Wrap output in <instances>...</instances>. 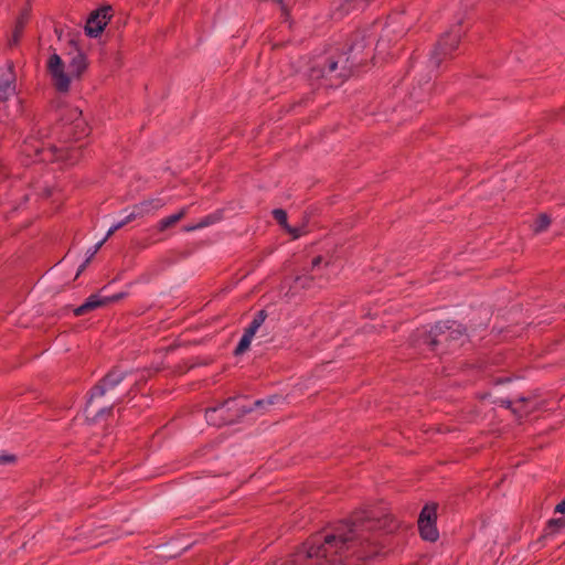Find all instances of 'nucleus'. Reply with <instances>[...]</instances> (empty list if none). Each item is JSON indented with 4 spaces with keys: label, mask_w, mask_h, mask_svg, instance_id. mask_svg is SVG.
<instances>
[{
    "label": "nucleus",
    "mask_w": 565,
    "mask_h": 565,
    "mask_svg": "<svg viewBox=\"0 0 565 565\" xmlns=\"http://www.w3.org/2000/svg\"><path fill=\"white\" fill-rule=\"evenodd\" d=\"M166 205V202L160 198L145 200L134 205L131 213L128 215V220H136L143 217Z\"/></svg>",
    "instance_id": "nucleus-12"
},
{
    "label": "nucleus",
    "mask_w": 565,
    "mask_h": 565,
    "mask_svg": "<svg viewBox=\"0 0 565 565\" xmlns=\"http://www.w3.org/2000/svg\"><path fill=\"white\" fill-rule=\"evenodd\" d=\"M259 327H260V324H258L255 321H252L250 324H249V328H253V330H256V331L259 329Z\"/></svg>",
    "instance_id": "nucleus-40"
},
{
    "label": "nucleus",
    "mask_w": 565,
    "mask_h": 565,
    "mask_svg": "<svg viewBox=\"0 0 565 565\" xmlns=\"http://www.w3.org/2000/svg\"><path fill=\"white\" fill-rule=\"evenodd\" d=\"M266 318H267V312H266L265 310H259V311L255 315V317H254L253 321H255V322H257L258 324H260V326H262V324L264 323V321H265V319H266Z\"/></svg>",
    "instance_id": "nucleus-33"
},
{
    "label": "nucleus",
    "mask_w": 565,
    "mask_h": 565,
    "mask_svg": "<svg viewBox=\"0 0 565 565\" xmlns=\"http://www.w3.org/2000/svg\"><path fill=\"white\" fill-rule=\"evenodd\" d=\"M134 220H128V215L122 221L118 222L117 224L113 225L109 231L107 232L105 239H108L110 236H113L118 230L124 227L126 224L132 222Z\"/></svg>",
    "instance_id": "nucleus-29"
},
{
    "label": "nucleus",
    "mask_w": 565,
    "mask_h": 565,
    "mask_svg": "<svg viewBox=\"0 0 565 565\" xmlns=\"http://www.w3.org/2000/svg\"><path fill=\"white\" fill-rule=\"evenodd\" d=\"M15 92V74L13 64L9 63L8 67L0 74V100L6 102Z\"/></svg>",
    "instance_id": "nucleus-11"
},
{
    "label": "nucleus",
    "mask_w": 565,
    "mask_h": 565,
    "mask_svg": "<svg viewBox=\"0 0 565 565\" xmlns=\"http://www.w3.org/2000/svg\"><path fill=\"white\" fill-rule=\"evenodd\" d=\"M529 399L525 397H521L518 403L521 404L519 407H512L511 401H502V405H504L507 408H511L514 414H518L520 417L523 415H526L530 413V411L524 409L523 404L526 403Z\"/></svg>",
    "instance_id": "nucleus-24"
},
{
    "label": "nucleus",
    "mask_w": 565,
    "mask_h": 565,
    "mask_svg": "<svg viewBox=\"0 0 565 565\" xmlns=\"http://www.w3.org/2000/svg\"><path fill=\"white\" fill-rule=\"evenodd\" d=\"M374 40L375 36L369 33V29L356 30L352 33L348 44V53L350 55L343 53L337 56H329L323 64L317 63L311 67L310 76L313 78H326L331 86L341 85L352 75L353 67L361 65L365 61L359 54L369 47Z\"/></svg>",
    "instance_id": "nucleus-2"
},
{
    "label": "nucleus",
    "mask_w": 565,
    "mask_h": 565,
    "mask_svg": "<svg viewBox=\"0 0 565 565\" xmlns=\"http://www.w3.org/2000/svg\"><path fill=\"white\" fill-rule=\"evenodd\" d=\"M275 398H277V396H271V397H269L267 399H258V401L255 402V406L259 407V406H263L265 404L273 405Z\"/></svg>",
    "instance_id": "nucleus-34"
},
{
    "label": "nucleus",
    "mask_w": 565,
    "mask_h": 565,
    "mask_svg": "<svg viewBox=\"0 0 565 565\" xmlns=\"http://www.w3.org/2000/svg\"><path fill=\"white\" fill-rule=\"evenodd\" d=\"M89 127L86 120L79 119L76 124H72L71 126H65V130H62V137L65 141L70 140H81L82 138L88 136Z\"/></svg>",
    "instance_id": "nucleus-13"
},
{
    "label": "nucleus",
    "mask_w": 565,
    "mask_h": 565,
    "mask_svg": "<svg viewBox=\"0 0 565 565\" xmlns=\"http://www.w3.org/2000/svg\"><path fill=\"white\" fill-rule=\"evenodd\" d=\"M220 216L217 214H211V215H207L205 216L204 218H202L198 224H196V227H206V226H210L214 223H216L217 221H220Z\"/></svg>",
    "instance_id": "nucleus-27"
},
{
    "label": "nucleus",
    "mask_w": 565,
    "mask_h": 565,
    "mask_svg": "<svg viewBox=\"0 0 565 565\" xmlns=\"http://www.w3.org/2000/svg\"><path fill=\"white\" fill-rule=\"evenodd\" d=\"M460 40L461 29L458 25L439 39L430 57V62L435 67H439L443 61L452 57V53L458 49Z\"/></svg>",
    "instance_id": "nucleus-6"
},
{
    "label": "nucleus",
    "mask_w": 565,
    "mask_h": 565,
    "mask_svg": "<svg viewBox=\"0 0 565 565\" xmlns=\"http://www.w3.org/2000/svg\"><path fill=\"white\" fill-rule=\"evenodd\" d=\"M395 527L390 515L356 511L332 530L308 537L281 565H360L382 553Z\"/></svg>",
    "instance_id": "nucleus-1"
},
{
    "label": "nucleus",
    "mask_w": 565,
    "mask_h": 565,
    "mask_svg": "<svg viewBox=\"0 0 565 565\" xmlns=\"http://www.w3.org/2000/svg\"><path fill=\"white\" fill-rule=\"evenodd\" d=\"M266 318H267V312H266L265 310H259V311L255 315V317H254L253 321H255V322H257L258 324H260V326H262V324L264 323V321H265V319H266Z\"/></svg>",
    "instance_id": "nucleus-32"
},
{
    "label": "nucleus",
    "mask_w": 565,
    "mask_h": 565,
    "mask_svg": "<svg viewBox=\"0 0 565 565\" xmlns=\"http://www.w3.org/2000/svg\"><path fill=\"white\" fill-rule=\"evenodd\" d=\"M558 116L559 119L565 120V108L559 111Z\"/></svg>",
    "instance_id": "nucleus-42"
},
{
    "label": "nucleus",
    "mask_w": 565,
    "mask_h": 565,
    "mask_svg": "<svg viewBox=\"0 0 565 565\" xmlns=\"http://www.w3.org/2000/svg\"><path fill=\"white\" fill-rule=\"evenodd\" d=\"M126 297V292H119L111 297H104V300L106 301V305L119 301Z\"/></svg>",
    "instance_id": "nucleus-31"
},
{
    "label": "nucleus",
    "mask_w": 565,
    "mask_h": 565,
    "mask_svg": "<svg viewBox=\"0 0 565 565\" xmlns=\"http://www.w3.org/2000/svg\"><path fill=\"white\" fill-rule=\"evenodd\" d=\"M312 281H313V277L308 274L298 275L295 277V280H294L295 285L300 286L301 288H310L312 285Z\"/></svg>",
    "instance_id": "nucleus-25"
},
{
    "label": "nucleus",
    "mask_w": 565,
    "mask_h": 565,
    "mask_svg": "<svg viewBox=\"0 0 565 565\" xmlns=\"http://www.w3.org/2000/svg\"><path fill=\"white\" fill-rule=\"evenodd\" d=\"M35 156L39 160L44 162L63 161L66 164L73 166L82 157V147H67L56 148L55 146H49L47 148H36Z\"/></svg>",
    "instance_id": "nucleus-7"
},
{
    "label": "nucleus",
    "mask_w": 565,
    "mask_h": 565,
    "mask_svg": "<svg viewBox=\"0 0 565 565\" xmlns=\"http://www.w3.org/2000/svg\"><path fill=\"white\" fill-rule=\"evenodd\" d=\"M507 381H509V379H508V377H505V379H503V377H498V379H495V380H494V383H495V384H501V383L507 382Z\"/></svg>",
    "instance_id": "nucleus-41"
},
{
    "label": "nucleus",
    "mask_w": 565,
    "mask_h": 565,
    "mask_svg": "<svg viewBox=\"0 0 565 565\" xmlns=\"http://www.w3.org/2000/svg\"><path fill=\"white\" fill-rule=\"evenodd\" d=\"M30 19V8H25L21 11L20 15L18 17L15 21V25L13 29V33L11 39L9 40V45L14 46L20 42V39L22 38L24 28Z\"/></svg>",
    "instance_id": "nucleus-15"
},
{
    "label": "nucleus",
    "mask_w": 565,
    "mask_h": 565,
    "mask_svg": "<svg viewBox=\"0 0 565 565\" xmlns=\"http://www.w3.org/2000/svg\"><path fill=\"white\" fill-rule=\"evenodd\" d=\"M15 461V455H0V465L14 463Z\"/></svg>",
    "instance_id": "nucleus-30"
},
{
    "label": "nucleus",
    "mask_w": 565,
    "mask_h": 565,
    "mask_svg": "<svg viewBox=\"0 0 565 565\" xmlns=\"http://www.w3.org/2000/svg\"><path fill=\"white\" fill-rule=\"evenodd\" d=\"M437 519V505L436 504H426L418 518V525L425 522H436Z\"/></svg>",
    "instance_id": "nucleus-21"
},
{
    "label": "nucleus",
    "mask_w": 565,
    "mask_h": 565,
    "mask_svg": "<svg viewBox=\"0 0 565 565\" xmlns=\"http://www.w3.org/2000/svg\"><path fill=\"white\" fill-rule=\"evenodd\" d=\"M106 306L104 298L98 295L89 296L86 301L74 310L76 317L84 316L99 307Z\"/></svg>",
    "instance_id": "nucleus-17"
},
{
    "label": "nucleus",
    "mask_w": 565,
    "mask_h": 565,
    "mask_svg": "<svg viewBox=\"0 0 565 565\" xmlns=\"http://www.w3.org/2000/svg\"><path fill=\"white\" fill-rule=\"evenodd\" d=\"M565 529V516L557 519H551L544 530L545 536L554 535L562 532Z\"/></svg>",
    "instance_id": "nucleus-22"
},
{
    "label": "nucleus",
    "mask_w": 565,
    "mask_h": 565,
    "mask_svg": "<svg viewBox=\"0 0 565 565\" xmlns=\"http://www.w3.org/2000/svg\"><path fill=\"white\" fill-rule=\"evenodd\" d=\"M201 227H196V224L194 225H188V226H184L183 230L185 232H192V231H195V230H200Z\"/></svg>",
    "instance_id": "nucleus-38"
},
{
    "label": "nucleus",
    "mask_w": 565,
    "mask_h": 565,
    "mask_svg": "<svg viewBox=\"0 0 565 565\" xmlns=\"http://www.w3.org/2000/svg\"><path fill=\"white\" fill-rule=\"evenodd\" d=\"M273 216L275 221L281 225L285 230H287L290 234H292L294 238L299 237L300 233L297 228L290 227L287 223V213L282 209H275L273 211Z\"/></svg>",
    "instance_id": "nucleus-20"
},
{
    "label": "nucleus",
    "mask_w": 565,
    "mask_h": 565,
    "mask_svg": "<svg viewBox=\"0 0 565 565\" xmlns=\"http://www.w3.org/2000/svg\"><path fill=\"white\" fill-rule=\"evenodd\" d=\"M110 10V7H105L90 13L85 25V32L88 36L97 38L104 31L107 25V21L110 18L108 14Z\"/></svg>",
    "instance_id": "nucleus-10"
},
{
    "label": "nucleus",
    "mask_w": 565,
    "mask_h": 565,
    "mask_svg": "<svg viewBox=\"0 0 565 565\" xmlns=\"http://www.w3.org/2000/svg\"><path fill=\"white\" fill-rule=\"evenodd\" d=\"M551 224V218L547 214L542 213L537 216L533 225V232L535 234L542 233L547 230Z\"/></svg>",
    "instance_id": "nucleus-23"
},
{
    "label": "nucleus",
    "mask_w": 565,
    "mask_h": 565,
    "mask_svg": "<svg viewBox=\"0 0 565 565\" xmlns=\"http://www.w3.org/2000/svg\"><path fill=\"white\" fill-rule=\"evenodd\" d=\"M52 84L58 93H67L71 86V76L65 73V64L57 53H53L46 64Z\"/></svg>",
    "instance_id": "nucleus-8"
},
{
    "label": "nucleus",
    "mask_w": 565,
    "mask_h": 565,
    "mask_svg": "<svg viewBox=\"0 0 565 565\" xmlns=\"http://www.w3.org/2000/svg\"><path fill=\"white\" fill-rule=\"evenodd\" d=\"M256 333V330H253V328H246L245 331H244V335L253 339V337L255 335Z\"/></svg>",
    "instance_id": "nucleus-37"
},
{
    "label": "nucleus",
    "mask_w": 565,
    "mask_h": 565,
    "mask_svg": "<svg viewBox=\"0 0 565 565\" xmlns=\"http://www.w3.org/2000/svg\"><path fill=\"white\" fill-rule=\"evenodd\" d=\"M0 175H2V177H7L8 175L6 167H4V164L1 161H0Z\"/></svg>",
    "instance_id": "nucleus-39"
},
{
    "label": "nucleus",
    "mask_w": 565,
    "mask_h": 565,
    "mask_svg": "<svg viewBox=\"0 0 565 565\" xmlns=\"http://www.w3.org/2000/svg\"><path fill=\"white\" fill-rule=\"evenodd\" d=\"M107 239H103L100 241L99 243H97L93 250L90 252L89 256L87 257V259L84 262V264L81 265L79 269H78V273L77 275H79L86 267V265L92 260V258L94 257V255L99 250V248L103 246V244L106 242Z\"/></svg>",
    "instance_id": "nucleus-28"
},
{
    "label": "nucleus",
    "mask_w": 565,
    "mask_h": 565,
    "mask_svg": "<svg viewBox=\"0 0 565 565\" xmlns=\"http://www.w3.org/2000/svg\"><path fill=\"white\" fill-rule=\"evenodd\" d=\"M322 263V256H316L311 262V269H315Z\"/></svg>",
    "instance_id": "nucleus-36"
},
{
    "label": "nucleus",
    "mask_w": 565,
    "mask_h": 565,
    "mask_svg": "<svg viewBox=\"0 0 565 565\" xmlns=\"http://www.w3.org/2000/svg\"><path fill=\"white\" fill-rule=\"evenodd\" d=\"M465 333L456 322H437L429 331H418L415 345L436 354L450 352L462 345Z\"/></svg>",
    "instance_id": "nucleus-4"
},
{
    "label": "nucleus",
    "mask_w": 565,
    "mask_h": 565,
    "mask_svg": "<svg viewBox=\"0 0 565 565\" xmlns=\"http://www.w3.org/2000/svg\"><path fill=\"white\" fill-rule=\"evenodd\" d=\"M420 536L425 541L435 542L438 540V530L436 527V522H425L422 525H418Z\"/></svg>",
    "instance_id": "nucleus-19"
},
{
    "label": "nucleus",
    "mask_w": 565,
    "mask_h": 565,
    "mask_svg": "<svg viewBox=\"0 0 565 565\" xmlns=\"http://www.w3.org/2000/svg\"><path fill=\"white\" fill-rule=\"evenodd\" d=\"M127 373L118 367L110 370L92 390L85 407L87 418L109 415L115 405L121 403L132 388L125 392L121 384Z\"/></svg>",
    "instance_id": "nucleus-3"
},
{
    "label": "nucleus",
    "mask_w": 565,
    "mask_h": 565,
    "mask_svg": "<svg viewBox=\"0 0 565 565\" xmlns=\"http://www.w3.org/2000/svg\"><path fill=\"white\" fill-rule=\"evenodd\" d=\"M188 210V206L182 207L178 213L160 220L157 224V230L159 232H164L168 228L173 227L178 222H180L186 216Z\"/></svg>",
    "instance_id": "nucleus-18"
},
{
    "label": "nucleus",
    "mask_w": 565,
    "mask_h": 565,
    "mask_svg": "<svg viewBox=\"0 0 565 565\" xmlns=\"http://www.w3.org/2000/svg\"><path fill=\"white\" fill-rule=\"evenodd\" d=\"M555 513H565V499L562 500L556 507H555Z\"/></svg>",
    "instance_id": "nucleus-35"
},
{
    "label": "nucleus",
    "mask_w": 565,
    "mask_h": 565,
    "mask_svg": "<svg viewBox=\"0 0 565 565\" xmlns=\"http://www.w3.org/2000/svg\"><path fill=\"white\" fill-rule=\"evenodd\" d=\"M88 67L86 55L77 50L75 55L68 62V68L72 76L79 78Z\"/></svg>",
    "instance_id": "nucleus-16"
},
{
    "label": "nucleus",
    "mask_w": 565,
    "mask_h": 565,
    "mask_svg": "<svg viewBox=\"0 0 565 565\" xmlns=\"http://www.w3.org/2000/svg\"><path fill=\"white\" fill-rule=\"evenodd\" d=\"M250 342H252V339L243 334V337L241 338V340L234 351L235 355H241L244 352H246L250 345Z\"/></svg>",
    "instance_id": "nucleus-26"
},
{
    "label": "nucleus",
    "mask_w": 565,
    "mask_h": 565,
    "mask_svg": "<svg viewBox=\"0 0 565 565\" xmlns=\"http://www.w3.org/2000/svg\"><path fill=\"white\" fill-rule=\"evenodd\" d=\"M367 6V0H344L333 12L335 18H342L347 14L362 11Z\"/></svg>",
    "instance_id": "nucleus-14"
},
{
    "label": "nucleus",
    "mask_w": 565,
    "mask_h": 565,
    "mask_svg": "<svg viewBox=\"0 0 565 565\" xmlns=\"http://www.w3.org/2000/svg\"><path fill=\"white\" fill-rule=\"evenodd\" d=\"M51 107L58 111V122L62 130H65V126L76 124L77 120L83 119L82 110L78 107L65 105L61 98L53 99Z\"/></svg>",
    "instance_id": "nucleus-9"
},
{
    "label": "nucleus",
    "mask_w": 565,
    "mask_h": 565,
    "mask_svg": "<svg viewBox=\"0 0 565 565\" xmlns=\"http://www.w3.org/2000/svg\"><path fill=\"white\" fill-rule=\"evenodd\" d=\"M249 412L252 408L238 405L236 397H230L215 407H209L205 411V419L210 425L221 427L238 422Z\"/></svg>",
    "instance_id": "nucleus-5"
}]
</instances>
